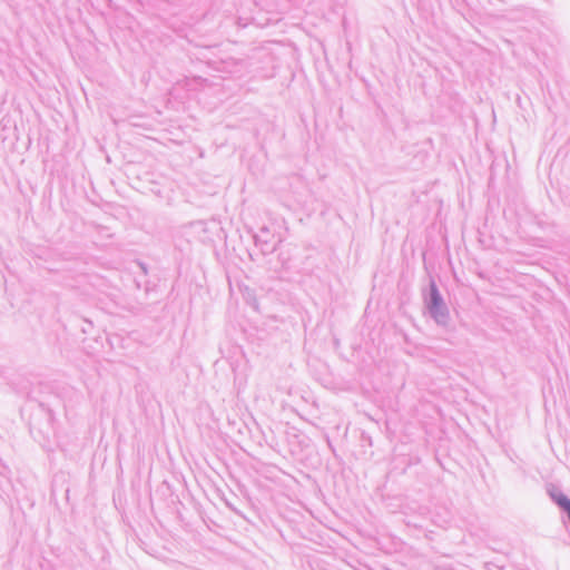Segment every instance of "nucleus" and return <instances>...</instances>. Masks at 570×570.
Wrapping results in <instances>:
<instances>
[{"instance_id": "f257e3e1", "label": "nucleus", "mask_w": 570, "mask_h": 570, "mask_svg": "<svg viewBox=\"0 0 570 570\" xmlns=\"http://www.w3.org/2000/svg\"><path fill=\"white\" fill-rule=\"evenodd\" d=\"M556 502L564 510L568 511L570 509V499H568L564 494H557L553 497Z\"/></svg>"}]
</instances>
